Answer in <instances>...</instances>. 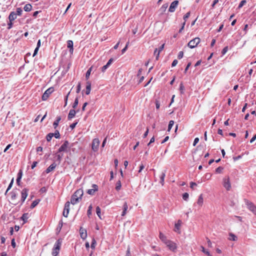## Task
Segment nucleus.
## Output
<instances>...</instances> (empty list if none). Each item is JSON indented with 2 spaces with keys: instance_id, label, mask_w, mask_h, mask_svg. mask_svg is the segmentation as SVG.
<instances>
[{
  "instance_id": "ea45409f",
  "label": "nucleus",
  "mask_w": 256,
  "mask_h": 256,
  "mask_svg": "<svg viewBox=\"0 0 256 256\" xmlns=\"http://www.w3.org/2000/svg\"><path fill=\"white\" fill-rule=\"evenodd\" d=\"M174 124V122L173 120H170L169 122V124H168V131L170 132V130H171L172 128V127Z\"/></svg>"
},
{
  "instance_id": "09e8293b",
  "label": "nucleus",
  "mask_w": 256,
  "mask_h": 256,
  "mask_svg": "<svg viewBox=\"0 0 256 256\" xmlns=\"http://www.w3.org/2000/svg\"><path fill=\"white\" fill-rule=\"evenodd\" d=\"M246 3V0H242V1L240 2V4H239V5H238V8H241L242 7V6H244Z\"/></svg>"
},
{
  "instance_id": "37998d69",
  "label": "nucleus",
  "mask_w": 256,
  "mask_h": 256,
  "mask_svg": "<svg viewBox=\"0 0 256 256\" xmlns=\"http://www.w3.org/2000/svg\"><path fill=\"white\" fill-rule=\"evenodd\" d=\"M96 244V240H95V239L94 238H93L92 240V244H91L92 248L94 249L95 248Z\"/></svg>"
},
{
  "instance_id": "6e6d98bb",
  "label": "nucleus",
  "mask_w": 256,
  "mask_h": 256,
  "mask_svg": "<svg viewBox=\"0 0 256 256\" xmlns=\"http://www.w3.org/2000/svg\"><path fill=\"white\" fill-rule=\"evenodd\" d=\"M156 106L157 110H158L160 107V102L158 100H156Z\"/></svg>"
},
{
  "instance_id": "f704fd0d",
  "label": "nucleus",
  "mask_w": 256,
  "mask_h": 256,
  "mask_svg": "<svg viewBox=\"0 0 256 256\" xmlns=\"http://www.w3.org/2000/svg\"><path fill=\"white\" fill-rule=\"evenodd\" d=\"M96 214L100 218L102 219L101 216H100L101 210H100V208L98 206L96 208Z\"/></svg>"
},
{
  "instance_id": "473e14b6",
  "label": "nucleus",
  "mask_w": 256,
  "mask_h": 256,
  "mask_svg": "<svg viewBox=\"0 0 256 256\" xmlns=\"http://www.w3.org/2000/svg\"><path fill=\"white\" fill-rule=\"evenodd\" d=\"M200 248L202 249V251L208 256H212L209 252L206 250L203 246H201Z\"/></svg>"
},
{
  "instance_id": "5701e85b",
  "label": "nucleus",
  "mask_w": 256,
  "mask_h": 256,
  "mask_svg": "<svg viewBox=\"0 0 256 256\" xmlns=\"http://www.w3.org/2000/svg\"><path fill=\"white\" fill-rule=\"evenodd\" d=\"M67 46L68 48H70V53L73 52L74 48H73V42L71 40H68L67 42Z\"/></svg>"
},
{
  "instance_id": "a18cd8bd",
  "label": "nucleus",
  "mask_w": 256,
  "mask_h": 256,
  "mask_svg": "<svg viewBox=\"0 0 256 256\" xmlns=\"http://www.w3.org/2000/svg\"><path fill=\"white\" fill-rule=\"evenodd\" d=\"M54 136L56 138H60V134L58 130L55 131V132L54 134Z\"/></svg>"
},
{
  "instance_id": "13d9d810",
  "label": "nucleus",
  "mask_w": 256,
  "mask_h": 256,
  "mask_svg": "<svg viewBox=\"0 0 256 256\" xmlns=\"http://www.w3.org/2000/svg\"><path fill=\"white\" fill-rule=\"evenodd\" d=\"M228 46L224 47L222 52V54L223 55L224 54L228 52Z\"/></svg>"
},
{
  "instance_id": "774afa93",
  "label": "nucleus",
  "mask_w": 256,
  "mask_h": 256,
  "mask_svg": "<svg viewBox=\"0 0 256 256\" xmlns=\"http://www.w3.org/2000/svg\"><path fill=\"white\" fill-rule=\"evenodd\" d=\"M256 139V134L251 138V140H250V142L252 143Z\"/></svg>"
},
{
  "instance_id": "bf43d9fd",
  "label": "nucleus",
  "mask_w": 256,
  "mask_h": 256,
  "mask_svg": "<svg viewBox=\"0 0 256 256\" xmlns=\"http://www.w3.org/2000/svg\"><path fill=\"white\" fill-rule=\"evenodd\" d=\"M198 142H199V138H196L194 140V142L193 143V146H195L198 143Z\"/></svg>"
},
{
  "instance_id": "bb28decb",
  "label": "nucleus",
  "mask_w": 256,
  "mask_h": 256,
  "mask_svg": "<svg viewBox=\"0 0 256 256\" xmlns=\"http://www.w3.org/2000/svg\"><path fill=\"white\" fill-rule=\"evenodd\" d=\"M128 208V206L126 202H125L123 206V211L122 214V216H124L126 213L127 210Z\"/></svg>"
},
{
  "instance_id": "aec40b11",
  "label": "nucleus",
  "mask_w": 256,
  "mask_h": 256,
  "mask_svg": "<svg viewBox=\"0 0 256 256\" xmlns=\"http://www.w3.org/2000/svg\"><path fill=\"white\" fill-rule=\"evenodd\" d=\"M197 204L199 206L202 207L204 204V198L202 194H200L198 198V200L196 202Z\"/></svg>"
},
{
  "instance_id": "7c9ffc66",
  "label": "nucleus",
  "mask_w": 256,
  "mask_h": 256,
  "mask_svg": "<svg viewBox=\"0 0 256 256\" xmlns=\"http://www.w3.org/2000/svg\"><path fill=\"white\" fill-rule=\"evenodd\" d=\"M40 200H34L31 206H30V208H34V207H36L38 204L39 203Z\"/></svg>"
},
{
  "instance_id": "f3484780",
  "label": "nucleus",
  "mask_w": 256,
  "mask_h": 256,
  "mask_svg": "<svg viewBox=\"0 0 256 256\" xmlns=\"http://www.w3.org/2000/svg\"><path fill=\"white\" fill-rule=\"evenodd\" d=\"M78 110H77L76 111L74 109H72L70 110L69 114H68V120H70L74 118L76 114V112H78Z\"/></svg>"
},
{
  "instance_id": "9b49d317",
  "label": "nucleus",
  "mask_w": 256,
  "mask_h": 256,
  "mask_svg": "<svg viewBox=\"0 0 256 256\" xmlns=\"http://www.w3.org/2000/svg\"><path fill=\"white\" fill-rule=\"evenodd\" d=\"M182 224V221L180 220H178V222L174 224V231L180 234V227Z\"/></svg>"
},
{
  "instance_id": "c85d7f7f",
  "label": "nucleus",
  "mask_w": 256,
  "mask_h": 256,
  "mask_svg": "<svg viewBox=\"0 0 256 256\" xmlns=\"http://www.w3.org/2000/svg\"><path fill=\"white\" fill-rule=\"evenodd\" d=\"M24 10L26 12H30L32 10V6L30 4H26L24 8Z\"/></svg>"
},
{
  "instance_id": "a878e982",
  "label": "nucleus",
  "mask_w": 256,
  "mask_h": 256,
  "mask_svg": "<svg viewBox=\"0 0 256 256\" xmlns=\"http://www.w3.org/2000/svg\"><path fill=\"white\" fill-rule=\"evenodd\" d=\"M159 238L164 244L168 240H167L166 236L161 232H160Z\"/></svg>"
},
{
  "instance_id": "412c9836",
  "label": "nucleus",
  "mask_w": 256,
  "mask_h": 256,
  "mask_svg": "<svg viewBox=\"0 0 256 256\" xmlns=\"http://www.w3.org/2000/svg\"><path fill=\"white\" fill-rule=\"evenodd\" d=\"M56 164L55 163H53L46 170V172L48 174L50 172L54 170L56 168Z\"/></svg>"
},
{
  "instance_id": "f8f14e48",
  "label": "nucleus",
  "mask_w": 256,
  "mask_h": 256,
  "mask_svg": "<svg viewBox=\"0 0 256 256\" xmlns=\"http://www.w3.org/2000/svg\"><path fill=\"white\" fill-rule=\"evenodd\" d=\"M165 244L171 250L174 251L176 248V244L170 240H168Z\"/></svg>"
},
{
  "instance_id": "9d476101",
  "label": "nucleus",
  "mask_w": 256,
  "mask_h": 256,
  "mask_svg": "<svg viewBox=\"0 0 256 256\" xmlns=\"http://www.w3.org/2000/svg\"><path fill=\"white\" fill-rule=\"evenodd\" d=\"M28 190L24 188L21 192V204H23L28 195Z\"/></svg>"
},
{
  "instance_id": "f257e3e1",
  "label": "nucleus",
  "mask_w": 256,
  "mask_h": 256,
  "mask_svg": "<svg viewBox=\"0 0 256 256\" xmlns=\"http://www.w3.org/2000/svg\"><path fill=\"white\" fill-rule=\"evenodd\" d=\"M83 194L84 192L82 189L80 188L76 190L72 196L70 203L72 204H75L78 202L79 200L82 199Z\"/></svg>"
},
{
  "instance_id": "f03ea898",
  "label": "nucleus",
  "mask_w": 256,
  "mask_h": 256,
  "mask_svg": "<svg viewBox=\"0 0 256 256\" xmlns=\"http://www.w3.org/2000/svg\"><path fill=\"white\" fill-rule=\"evenodd\" d=\"M62 245V240H58L55 243L52 248V255L53 256H57L59 253L60 248Z\"/></svg>"
},
{
  "instance_id": "8fccbe9b",
  "label": "nucleus",
  "mask_w": 256,
  "mask_h": 256,
  "mask_svg": "<svg viewBox=\"0 0 256 256\" xmlns=\"http://www.w3.org/2000/svg\"><path fill=\"white\" fill-rule=\"evenodd\" d=\"M13 182H14V179H12L10 182V184L6 190V194L8 192L11 188L12 186V185L13 184Z\"/></svg>"
},
{
  "instance_id": "cd10ccee",
  "label": "nucleus",
  "mask_w": 256,
  "mask_h": 256,
  "mask_svg": "<svg viewBox=\"0 0 256 256\" xmlns=\"http://www.w3.org/2000/svg\"><path fill=\"white\" fill-rule=\"evenodd\" d=\"M60 120H61V118L60 116H58L56 118V120L54 122L53 124L54 128L56 129L57 128V126L58 125V123Z\"/></svg>"
},
{
  "instance_id": "6e6552de",
  "label": "nucleus",
  "mask_w": 256,
  "mask_h": 256,
  "mask_svg": "<svg viewBox=\"0 0 256 256\" xmlns=\"http://www.w3.org/2000/svg\"><path fill=\"white\" fill-rule=\"evenodd\" d=\"M70 204V202H67L65 204V205H64V208L62 214L66 218L68 217V213H69Z\"/></svg>"
},
{
  "instance_id": "79ce46f5",
  "label": "nucleus",
  "mask_w": 256,
  "mask_h": 256,
  "mask_svg": "<svg viewBox=\"0 0 256 256\" xmlns=\"http://www.w3.org/2000/svg\"><path fill=\"white\" fill-rule=\"evenodd\" d=\"M188 197H189V194L188 192H185L183 194H182V198L184 200H187L188 198Z\"/></svg>"
},
{
  "instance_id": "4c0bfd02",
  "label": "nucleus",
  "mask_w": 256,
  "mask_h": 256,
  "mask_svg": "<svg viewBox=\"0 0 256 256\" xmlns=\"http://www.w3.org/2000/svg\"><path fill=\"white\" fill-rule=\"evenodd\" d=\"M121 182L120 180H118L116 182V190H119L121 188Z\"/></svg>"
},
{
  "instance_id": "423d86ee",
  "label": "nucleus",
  "mask_w": 256,
  "mask_h": 256,
  "mask_svg": "<svg viewBox=\"0 0 256 256\" xmlns=\"http://www.w3.org/2000/svg\"><path fill=\"white\" fill-rule=\"evenodd\" d=\"M100 144V141L98 138H96L92 140V149L94 152H96L98 150Z\"/></svg>"
},
{
  "instance_id": "2eb2a0df",
  "label": "nucleus",
  "mask_w": 256,
  "mask_h": 256,
  "mask_svg": "<svg viewBox=\"0 0 256 256\" xmlns=\"http://www.w3.org/2000/svg\"><path fill=\"white\" fill-rule=\"evenodd\" d=\"M80 238L83 239V240H85L86 237H87V232H86V230L82 228V227H80Z\"/></svg>"
},
{
  "instance_id": "e2e57ef3",
  "label": "nucleus",
  "mask_w": 256,
  "mask_h": 256,
  "mask_svg": "<svg viewBox=\"0 0 256 256\" xmlns=\"http://www.w3.org/2000/svg\"><path fill=\"white\" fill-rule=\"evenodd\" d=\"M178 60H174L172 64V66H175L178 64Z\"/></svg>"
},
{
  "instance_id": "393cba45",
  "label": "nucleus",
  "mask_w": 256,
  "mask_h": 256,
  "mask_svg": "<svg viewBox=\"0 0 256 256\" xmlns=\"http://www.w3.org/2000/svg\"><path fill=\"white\" fill-rule=\"evenodd\" d=\"M228 239L229 240L236 241L238 240L237 236L232 232L228 234Z\"/></svg>"
},
{
  "instance_id": "4468645a",
  "label": "nucleus",
  "mask_w": 256,
  "mask_h": 256,
  "mask_svg": "<svg viewBox=\"0 0 256 256\" xmlns=\"http://www.w3.org/2000/svg\"><path fill=\"white\" fill-rule=\"evenodd\" d=\"M68 141L66 140L60 146V147L59 148L58 152H64L66 150V149L68 146Z\"/></svg>"
},
{
  "instance_id": "603ef678",
  "label": "nucleus",
  "mask_w": 256,
  "mask_h": 256,
  "mask_svg": "<svg viewBox=\"0 0 256 256\" xmlns=\"http://www.w3.org/2000/svg\"><path fill=\"white\" fill-rule=\"evenodd\" d=\"M206 240L208 243V246L210 248H212V246L210 240L208 238H206Z\"/></svg>"
},
{
  "instance_id": "4d7b16f0",
  "label": "nucleus",
  "mask_w": 256,
  "mask_h": 256,
  "mask_svg": "<svg viewBox=\"0 0 256 256\" xmlns=\"http://www.w3.org/2000/svg\"><path fill=\"white\" fill-rule=\"evenodd\" d=\"M184 56V52L182 51H180L179 52L178 54V58L179 59L182 58Z\"/></svg>"
},
{
  "instance_id": "2f4dec72",
  "label": "nucleus",
  "mask_w": 256,
  "mask_h": 256,
  "mask_svg": "<svg viewBox=\"0 0 256 256\" xmlns=\"http://www.w3.org/2000/svg\"><path fill=\"white\" fill-rule=\"evenodd\" d=\"M164 44H162L159 48V50H158V54H156V60H158V58H159V56H160V52L162 50L164 49Z\"/></svg>"
},
{
  "instance_id": "6ab92c4d",
  "label": "nucleus",
  "mask_w": 256,
  "mask_h": 256,
  "mask_svg": "<svg viewBox=\"0 0 256 256\" xmlns=\"http://www.w3.org/2000/svg\"><path fill=\"white\" fill-rule=\"evenodd\" d=\"M17 18V15L14 12H12L9 16L8 20L10 22H13L14 20Z\"/></svg>"
},
{
  "instance_id": "e433bc0d",
  "label": "nucleus",
  "mask_w": 256,
  "mask_h": 256,
  "mask_svg": "<svg viewBox=\"0 0 256 256\" xmlns=\"http://www.w3.org/2000/svg\"><path fill=\"white\" fill-rule=\"evenodd\" d=\"M54 136V133H49L46 136L47 141L50 142Z\"/></svg>"
},
{
  "instance_id": "a19ab883",
  "label": "nucleus",
  "mask_w": 256,
  "mask_h": 256,
  "mask_svg": "<svg viewBox=\"0 0 256 256\" xmlns=\"http://www.w3.org/2000/svg\"><path fill=\"white\" fill-rule=\"evenodd\" d=\"M184 86L182 82H181L180 84V90L182 94H184Z\"/></svg>"
},
{
  "instance_id": "864d4df0",
  "label": "nucleus",
  "mask_w": 256,
  "mask_h": 256,
  "mask_svg": "<svg viewBox=\"0 0 256 256\" xmlns=\"http://www.w3.org/2000/svg\"><path fill=\"white\" fill-rule=\"evenodd\" d=\"M92 206L90 205L88 210V215L89 216L92 214Z\"/></svg>"
},
{
  "instance_id": "7ed1b4c3",
  "label": "nucleus",
  "mask_w": 256,
  "mask_h": 256,
  "mask_svg": "<svg viewBox=\"0 0 256 256\" xmlns=\"http://www.w3.org/2000/svg\"><path fill=\"white\" fill-rule=\"evenodd\" d=\"M222 184L226 190H230L231 189V184L228 176H226L222 180Z\"/></svg>"
},
{
  "instance_id": "58836bf2",
  "label": "nucleus",
  "mask_w": 256,
  "mask_h": 256,
  "mask_svg": "<svg viewBox=\"0 0 256 256\" xmlns=\"http://www.w3.org/2000/svg\"><path fill=\"white\" fill-rule=\"evenodd\" d=\"M92 70V67H90L88 70V71L86 72V78L88 80L89 77H90V72H91V71Z\"/></svg>"
},
{
  "instance_id": "20e7f679",
  "label": "nucleus",
  "mask_w": 256,
  "mask_h": 256,
  "mask_svg": "<svg viewBox=\"0 0 256 256\" xmlns=\"http://www.w3.org/2000/svg\"><path fill=\"white\" fill-rule=\"evenodd\" d=\"M200 42V39L199 38H195L189 42L188 46L190 48H194L198 45Z\"/></svg>"
},
{
  "instance_id": "1a4fd4ad",
  "label": "nucleus",
  "mask_w": 256,
  "mask_h": 256,
  "mask_svg": "<svg viewBox=\"0 0 256 256\" xmlns=\"http://www.w3.org/2000/svg\"><path fill=\"white\" fill-rule=\"evenodd\" d=\"M70 204V202H67L65 204V205H64V208L62 214L66 218L68 217V213H69Z\"/></svg>"
},
{
  "instance_id": "72a5a7b5",
  "label": "nucleus",
  "mask_w": 256,
  "mask_h": 256,
  "mask_svg": "<svg viewBox=\"0 0 256 256\" xmlns=\"http://www.w3.org/2000/svg\"><path fill=\"white\" fill-rule=\"evenodd\" d=\"M78 104V97H76L74 100V102L73 104H72L73 109H75L77 107Z\"/></svg>"
},
{
  "instance_id": "ddd939ff",
  "label": "nucleus",
  "mask_w": 256,
  "mask_h": 256,
  "mask_svg": "<svg viewBox=\"0 0 256 256\" xmlns=\"http://www.w3.org/2000/svg\"><path fill=\"white\" fill-rule=\"evenodd\" d=\"M178 0H174L172 2L170 5L168 10L169 12H172L175 11L176 8L178 6Z\"/></svg>"
},
{
  "instance_id": "0eeeda50",
  "label": "nucleus",
  "mask_w": 256,
  "mask_h": 256,
  "mask_svg": "<svg viewBox=\"0 0 256 256\" xmlns=\"http://www.w3.org/2000/svg\"><path fill=\"white\" fill-rule=\"evenodd\" d=\"M245 202L248 210L252 212L254 214L256 215V206L255 205L248 200H245Z\"/></svg>"
},
{
  "instance_id": "69168bd1",
  "label": "nucleus",
  "mask_w": 256,
  "mask_h": 256,
  "mask_svg": "<svg viewBox=\"0 0 256 256\" xmlns=\"http://www.w3.org/2000/svg\"><path fill=\"white\" fill-rule=\"evenodd\" d=\"M77 124H78V122H74V123H73V124H71L70 125V128L72 129H74L76 127V126Z\"/></svg>"
},
{
  "instance_id": "338daca9",
  "label": "nucleus",
  "mask_w": 256,
  "mask_h": 256,
  "mask_svg": "<svg viewBox=\"0 0 256 256\" xmlns=\"http://www.w3.org/2000/svg\"><path fill=\"white\" fill-rule=\"evenodd\" d=\"M144 168V166L143 164H141L140 166V170H138V172H140Z\"/></svg>"
},
{
  "instance_id": "39448f33",
  "label": "nucleus",
  "mask_w": 256,
  "mask_h": 256,
  "mask_svg": "<svg viewBox=\"0 0 256 256\" xmlns=\"http://www.w3.org/2000/svg\"><path fill=\"white\" fill-rule=\"evenodd\" d=\"M54 91V88L53 87H50L46 90L42 96V100L44 101L46 100Z\"/></svg>"
},
{
  "instance_id": "c03bdc74",
  "label": "nucleus",
  "mask_w": 256,
  "mask_h": 256,
  "mask_svg": "<svg viewBox=\"0 0 256 256\" xmlns=\"http://www.w3.org/2000/svg\"><path fill=\"white\" fill-rule=\"evenodd\" d=\"M223 169L222 167L219 166L216 169V172L218 174H220L222 172Z\"/></svg>"
},
{
  "instance_id": "49530a36",
  "label": "nucleus",
  "mask_w": 256,
  "mask_h": 256,
  "mask_svg": "<svg viewBox=\"0 0 256 256\" xmlns=\"http://www.w3.org/2000/svg\"><path fill=\"white\" fill-rule=\"evenodd\" d=\"M129 43H130L129 42H128L126 43V46L122 50V54H124L125 52L127 50Z\"/></svg>"
},
{
  "instance_id": "dca6fc26",
  "label": "nucleus",
  "mask_w": 256,
  "mask_h": 256,
  "mask_svg": "<svg viewBox=\"0 0 256 256\" xmlns=\"http://www.w3.org/2000/svg\"><path fill=\"white\" fill-rule=\"evenodd\" d=\"M92 189L88 190L87 191V193L90 195L94 194V192L98 190V187L97 185L92 184Z\"/></svg>"
},
{
  "instance_id": "3c124183",
  "label": "nucleus",
  "mask_w": 256,
  "mask_h": 256,
  "mask_svg": "<svg viewBox=\"0 0 256 256\" xmlns=\"http://www.w3.org/2000/svg\"><path fill=\"white\" fill-rule=\"evenodd\" d=\"M190 16V12H188L184 16V22H186V19L188 18Z\"/></svg>"
},
{
  "instance_id": "4be33fe9",
  "label": "nucleus",
  "mask_w": 256,
  "mask_h": 256,
  "mask_svg": "<svg viewBox=\"0 0 256 256\" xmlns=\"http://www.w3.org/2000/svg\"><path fill=\"white\" fill-rule=\"evenodd\" d=\"M91 90V82L90 81L86 82V94L88 95Z\"/></svg>"
},
{
  "instance_id": "b1692460",
  "label": "nucleus",
  "mask_w": 256,
  "mask_h": 256,
  "mask_svg": "<svg viewBox=\"0 0 256 256\" xmlns=\"http://www.w3.org/2000/svg\"><path fill=\"white\" fill-rule=\"evenodd\" d=\"M166 176V171L162 172L160 174V183L162 186L164 185V178Z\"/></svg>"
},
{
  "instance_id": "c756f323",
  "label": "nucleus",
  "mask_w": 256,
  "mask_h": 256,
  "mask_svg": "<svg viewBox=\"0 0 256 256\" xmlns=\"http://www.w3.org/2000/svg\"><path fill=\"white\" fill-rule=\"evenodd\" d=\"M28 218V214L25 213L22 214V219L23 220V221L24 222V223L27 222Z\"/></svg>"
},
{
  "instance_id": "0e129e2a",
  "label": "nucleus",
  "mask_w": 256,
  "mask_h": 256,
  "mask_svg": "<svg viewBox=\"0 0 256 256\" xmlns=\"http://www.w3.org/2000/svg\"><path fill=\"white\" fill-rule=\"evenodd\" d=\"M126 256H132L130 252V248L128 247L127 250H126Z\"/></svg>"
},
{
  "instance_id": "a211bd4d",
  "label": "nucleus",
  "mask_w": 256,
  "mask_h": 256,
  "mask_svg": "<svg viewBox=\"0 0 256 256\" xmlns=\"http://www.w3.org/2000/svg\"><path fill=\"white\" fill-rule=\"evenodd\" d=\"M17 193L15 192H11V196H10V198H11V200H12V204H16L18 203L16 202L15 201L16 198H17Z\"/></svg>"
},
{
  "instance_id": "de8ad7c7",
  "label": "nucleus",
  "mask_w": 256,
  "mask_h": 256,
  "mask_svg": "<svg viewBox=\"0 0 256 256\" xmlns=\"http://www.w3.org/2000/svg\"><path fill=\"white\" fill-rule=\"evenodd\" d=\"M80 90H81L80 83L78 82L77 85V86H76V93H79L80 91Z\"/></svg>"
},
{
  "instance_id": "680f3d73",
  "label": "nucleus",
  "mask_w": 256,
  "mask_h": 256,
  "mask_svg": "<svg viewBox=\"0 0 256 256\" xmlns=\"http://www.w3.org/2000/svg\"><path fill=\"white\" fill-rule=\"evenodd\" d=\"M185 24H186L185 22H184L182 24V28L179 30L180 33H181L182 32V31L184 29Z\"/></svg>"
},
{
  "instance_id": "c9c22d12",
  "label": "nucleus",
  "mask_w": 256,
  "mask_h": 256,
  "mask_svg": "<svg viewBox=\"0 0 256 256\" xmlns=\"http://www.w3.org/2000/svg\"><path fill=\"white\" fill-rule=\"evenodd\" d=\"M17 16H20L22 12V10L20 8H18L16 9V12H15Z\"/></svg>"
},
{
  "instance_id": "5fc2aeb1",
  "label": "nucleus",
  "mask_w": 256,
  "mask_h": 256,
  "mask_svg": "<svg viewBox=\"0 0 256 256\" xmlns=\"http://www.w3.org/2000/svg\"><path fill=\"white\" fill-rule=\"evenodd\" d=\"M70 94V92H69L67 94V95L66 96V97L64 98V102H65L64 106H66L67 105L68 97V96H69Z\"/></svg>"
},
{
  "instance_id": "052dcab7",
  "label": "nucleus",
  "mask_w": 256,
  "mask_h": 256,
  "mask_svg": "<svg viewBox=\"0 0 256 256\" xmlns=\"http://www.w3.org/2000/svg\"><path fill=\"white\" fill-rule=\"evenodd\" d=\"M197 184L196 182H191L190 183V188H192V189H194V186H196Z\"/></svg>"
}]
</instances>
